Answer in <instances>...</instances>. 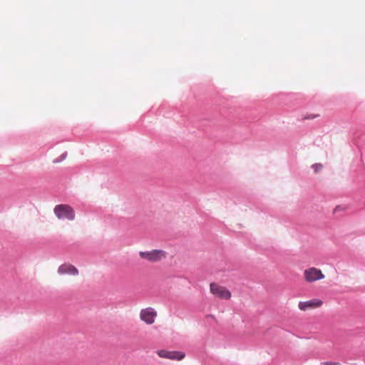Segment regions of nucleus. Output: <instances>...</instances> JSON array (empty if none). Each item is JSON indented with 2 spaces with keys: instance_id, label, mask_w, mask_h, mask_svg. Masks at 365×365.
<instances>
[{
  "instance_id": "obj_1",
  "label": "nucleus",
  "mask_w": 365,
  "mask_h": 365,
  "mask_svg": "<svg viewBox=\"0 0 365 365\" xmlns=\"http://www.w3.org/2000/svg\"><path fill=\"white\" fill-rule=\"evenodd\" d=\"M54 214L59 220H68L72 221L75 219V211L68 205L61 204L56 205L53 209Z\"/></svg>"
},
{
  "instance_id": "obj_2",
  "label": "nucleus",
  "mask_w": 365,
  "mask_h": 365,
  "mask_svg": "<svg viewBox=\"0 0 365 365\" xmlns=\"http://www.w3.org/2000/svg\"><path fill=\"white\" fill-rule=\"evenodd\" d=\"M140 257L152 263H156L165 259L167 257V252L163 250H153L150 251H141Z\"/></svg>"
},
{
  "instance_id": "obj_3",
  "label": "nucleus",
  "mask_w": 365,
  "mask_h": 365,
  "mask_svg": "<svg viewBox=\"0 0 365 365\" xmlns=\"http://www.w3.org/2000/svg\"><path fill=\"white\" fill-rule=\"evenodd\" d=\"M303 277L307 283H313L324 279L325 275L320 269L311 267L304 269Z\"/></svg>"
},
{
  "instance_id": "obj_4",
  "label": "nucleus",
  "mask_w": 365,
  "mask_h": 365,
  "mask_svg": "<svg viewBox=\"0 0 365 365\" xmlns=\"http://www.w3.org/2000/svg\"><path fill=\"white\" fill-rule=\"evenodd\" d=\"M210 289V292L217 298L227 300L231 297V292L226 287L216 283H211Z\"/></svg>"
},
{
  "instance_id": "obj_5",
  "label": "nucleus",
  "mask_w": 365,
  "mask_h": 365,
  "mask_svg": "<svg viewBox=\"0 0 365 365\" xmlns=\"http://www.w3.org/2000/svg\"><path fill=\"white\" fill-rule=\"evenodd\" d=\"M323 301L319 299H312L308 301L299 302L298 308L303 312L314 309L321 307L323 305Z\"/></svg>"
},
{
  "instance_id": "obj_6",
  "label": "nucleus",
  "mask_w": 365,
  "mask_h": 365,
  "mask_svg": "<svg viewBox=\"0 0 365 365\" xmlns=\"http://www.w3.org/2000/svg\"><path fill=\"white\" fill-rule=\"evenodd\" d=\"M157 354L160 358L168 359L171 360L180 361L185 356V353L177 351H167L165 349L158 350Z\"/></svg>"
},
{
  "instance_id": "obj_7",
  "label": "nucleus",
  "mask_w": 365,
  "mask_h": 365,
  "mask_svg": "<svg viewBox=\"0 0 365 365\" xmlns=\"http://www.w3.org/2000/svg\"><path fill=\"white\" fill-rule=\"evenodd\" d=\"M157 317V312L151 307L143 309L140 312V318L147 324H152L155 322Z\"/></svg>"
},
{
  "instance_id": "obj_8",
  "label": "nucleus",
  "mask_w": 365,
  "mask_h": 365,
  "mask_svg": "<svg viewBox=\"0 0 365 365\" xmlns=\"http://www.w3.org/2000/svg\"><path fill=\"white\" fill-rule=\"evenodd\" d=\"M58 273L60 274H71L76 276L78 274V270L76 267L71 264H63L58 267Z\"/></svg>"
},
{
  "instance_id": "obj_9",
  "label": "nucleus",
  "mask_w": 365,
  "mask_h": 365,
  "mask_svg": "<svg viewBox=\"0 0 365 365\" xmlns=\"http://www.w3.org/2000/svg\"><path fill=\"white\" fill-rule=\"evenodd\" d=\"M320 365H340L339 363L337 362H333V361H324L322 362Z\"/></svg>"
},
{
  "instance_id": "obj_10",
  "label": "nucleus",
  "mask_w": 365,
  "mask_h": 365,
  "mask_svg": "<svg viewBox=\"0 0 365 365\" xmlns=\"http://www.w3.org/2000/svg\"><path fill=\"white\" fill-rule=\"evenodd\" d=\"M312 168H314L315 170V172H317L319 171V170H321V168H322V165L321 164H314L312 165Z\"/></svg>"
},
{
  "instance_id": "obj_11",
  "label": "nucleus",
  "mask_w": 365,
  "mask_h": 365,
  "mask_svg": "<svg viewBox=\"0 0 365 365\" xmlns=\"http://www.w3.org/2000/svg\"><path fill=\"white\" fill-rule=\"evenodd\" d=\"M66 155H67V154H66V153H63V154L61 156V160H64V159L66 158Z\"/></svg>"
},
{
  "instance_id": "obj_12",
  "label": "nucleus",
  "mask_w": 365,
  "mask_h": 365,
  "mask_svg": "<svg viewBox=\"0 0 365 365\" xmlns=\"http://www.w3.org/2000/svg\"><path fill=\"white\" fill-rule=\"evenodd\" d=\"M60 161H61V160H55L54 162L58 163V162H60Z\"/></svg>"
}]
</instances>
